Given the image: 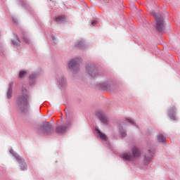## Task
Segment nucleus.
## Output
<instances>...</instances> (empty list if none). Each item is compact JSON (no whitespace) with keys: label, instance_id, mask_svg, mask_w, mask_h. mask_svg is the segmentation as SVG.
I'll list each match as a JSON object with an SVG mask.
<instances>
[{"label":"nucleus","instance_id":"nucleus-16","mask_svg":"<svg viewBox=\"0 0 180 180\" xmlns=\"http://www.w3.org/2000/svg\"><path fill=\"white\" fill-rule=\"evenodd\" d=\"M7 98L8 99H11L12 98V86H10L8 88V92H7Z\"/></svg>","mask_w":180,"mask_h":180},{"label":"nucleus","instance_id":"nucleus-19","mask_svg":"<svg viewBox=\"0 0 180 180\" xmlns=\"http://www.w3.org/2000/svg\"><path fill=\"white\" fill-rule=\"evenodd\" d=\"M76 46H77V47H79V49H83V47H84V42L79 41Z\"/></svg>","mask_w":180,"mask_h":180},{"label":"nucleus","instance_id":"nucleus-23","mask_svg":"<svg viewBox=\"0 0 180 180\" xmlns=\"http://www.w3.org/2000/svg\"><path fill=\"white\" fill-rule=\"evenodd\" d=\"M145 160H146V161H150V160H148V159L147 158V157L145 158Z\"/></svg>","mask_w":180,"mask_h":180},{"label":"nucleus","instance_id":"nucleus-7","mask_svg":"<svg viewBox=\"0 0 180 180\" xmlns=\"http://www.w3.org/2000/svg\"><path fill=\"white\" fill-rule=\"evenodd\" d=\"M176 112V108L175 107H171L169 109V116L170 117L172 120H174L175 116L174 115H175Z\"/></svg>","mask_w":180,"mask_h":180},{"label":"nucleus","instance_id":"nucleus-13","mask_svg":"<svg viewBox=\"0 0 180 180\" xmlns=\"http://www.w3.org/2000/svg\"><path fill=\"white\" fill-rule=\"evenodd\" d=\"M55 21L57 22V23H63V22H65V17L63 15H60L56 18Z\"/></svg>","mask_w":180,"mask_h":180},{"label":"nucleus","instance_id":"nucleus-17","mask_svg":"<svg viewBox=\"0 0 180 180\" xmlns=\"http://www.w3.org/2000/svg\"><path fill=\"white\" fill-rule=\"evenodd\" d=\"M26 74H27V72L25 70H22V71L20 72V74H19L20 78L25 77L26 76Z\"/></svg>","mask_w":180,"mask_h":180},{"label":"nucleus","instance_id":"nucleus-22","mask_svg":"<svg viewBox=\"0 0 180 180\" xmlns=\"http://www.w3.org/2000/svg\"><path fill=\"white\" fill-rule=\"evenodd\" d=\"M91 25H92L93 26H95V25H96V21L93 20L92 22H91Z\"/></svg>","mask_w":180,"mask_h":180},{"label":"nucleus","instance_id":"nucleus-5","mask_svg":"<svg viewBox=\"0 0 180 180\" xmlns=\"http://www.w3.org/2000/svg\"><path fill=\"white\" fill-rule=\"evenodd\" d=\"M78 67H79V59L78 58L72 60L69 63V68L70 70H75Z\"/></svg>","mask_w":180,"mask_h":180},{"label":"nucleus","instance_id":"nucleus-8","mask_svg":"<svg viewBox=\"0 0 180 180\" xmlns=\"http://www.w3.org/2000/svg\"><path fill=\"white\" fill-rule=\"evenodd\" d=\"M132 154L133 160H134V158H139L140 157V150H139L137 148H133Z\"/></svg>","mask_w":180,"mask_h":180},{"label":"nucleus","instance_id":"nucleus-18","mask_svg":"<svg viewBox=\"0 0 180 180\" xmlns=\"http://www.w3.org/2000/svg\"><path fill=\"white\" fill-rule=\"evenodd\" d=\"M22 40L25 43H27V44H29V43H30V40L27 37H23Z\"/></svg>","mask_w":180,"mask_h":180},{"label":"nucleus","instance_id":"nucleus-14","mask_svg":"<svg viewBox=\"0 0 180 180\" xmlns=\"http://www.w3.org/2000/svg\"><path fill=\"white\" fill-rule=\"evenodd\" d=\"M158 141H160V143H165L166 139H165V137L163 135L159 134V135L158 136Z\"/></svg>","mask_w":180,"mask_h":180},{"label":"nucleus","instance_id":"nucleus-9","mask_svg":"<svg viewBox=\"0 0 180 180\" xmlns=\"http://www.w3.org/2000/svg\"><path fill=\"white\" fill-rule=\"evenodd\" d=\"M122 158L126 161H132L133 155H131L130 153H124V154H122Z\"/></svg>","mask_w":180,"mask_h":180},{"label":"nucleus","instance_id":"nucleus-4","mask_svg":"<svg viewBox=\"0 0 180 180\" xmlns=\"http://www.w3.org/2000/svg\"><path fill=\"white\" fill-rule=\"evenodd\" d=\"M42 130L45 134H51V131H53V129H51V124L50 122H46L44 123L42 127Z\"/></svg>","mask_w":180,"mask_h":180},{"label":"nucleus","instance_id":"nucleus-3","mask_svg":"<svg viewBox=\"0 0 180 180\" xmlns=\"http://www.w3.org/2000/svg\"><path fill=\"white\" fill-rule=\"evenodd\" d=\"M15 158L20 164L19 167H20L21 171H25V169H27V165H26V162H25V159L20 158V156H15Z\"/></svg>","mask_w":180,"mask_h":180},{"label":"nucleus","instance_id":"nucleus-12","mask_svg":"<svg viewBox=\"0 0 180 180\" xmlns=\"http://www.w3.org/2000/svg\"><path fill=\"white\" fill-rule=\"evenodd\" d=\"M96 131L101 140H103V141H106V140H108V136H106V134H105V133L101 132V131H99V129H96Z\"/></svg>","mask_w":180,"mask_h":180},{"label":"nucleus","instance_id":"nucleus-10","mask_svg":"<svg viewBox=\"0 0 180 180\" xmlns=\"http://www.w3.org/2000/svg\"><path fill=\"white\" fill-rule=\"evenodd\" d=\"M96 116H98V117H99L100 120L103 123H106V122H108V119H106V117H105V115L103 114H102V112H96Z\"/></svg>","mask_w":180,"mask_h":180},{"label":"nucleus","instance_id":"nucleus-2","mask_svg":"<svg viewBox=\"0 0 180 180\" xmlns=\"http://www.w3.org/2000/svg\"><path fill=\"white\" fill-rule=\"evenodd\" d=\"M156 29L158 32L162 33L165 29V25L164 24V18L162 15L156 16Z\"/></svg>","mask_w":180,"mask_h":180},{"label":"nucleus","instance_id":"nucleus-1","mask_svg":"<svg viewBox=\"0 0 180 180\" xmlns=\"http://www.w3.org/2000/svg\"><path fill=\"white\" fill-rule=\"evenodd\" d=\"M16 104L19 110L26 113L27 112V106H29V95L24 93L19 96L17 98Z\"/></svg>","mask_w":180,"mask_h":180},{"label":"nucleus","instance_id":"nucleus-21","mask_svg":"<svg viewBox=\"0 0 180 180\" xmlns=\"http://www.w3.org/2000/svg\"><path fill=\"white\" fill-rule=\"evenodd\" d=\"M129 122V123H131V124H134V121H133V120H131V119H128L127 120Z\"/></svg>","mask_w":180,"mask_h":180},{"label":"nucleus","instance_id":"nucleus-11","mask_svg":"<svg viewBox=\"0 0 180 180\" xmlns=\"http://www.w3.org/2000/svg\"><path fill=\"white\" fill-rule=\"evenodd\" d=\"M67 130L66 126H60L56 127V133H58L59 134H61L63 133H65V131Z\"/></svg>","mask_w":180,"mask_h":180},{"label":"nucleus","instance_id":"nucleus-20","mask_svg":"<svg viewBox=\"0 0 180 180\" xmlns=\"http://www.w3.org/2000/svg\"><path fill=\"white\" fill-rule=\"evenodd\" d=\"M126 132L124 131H121V136H122V137H126Z\"/></svg>","mask_w":180,"mask_h":180},{"label":"nucleus","instance_id":"nucleus-15","mask_svg":"<svg viewBox=\"0 0 180 180\" xmlns=\"http://www.w3.org/2000/svg\"><path fill=\"white\" fill-rule=\"evenodd\" d=\"M13 44L14 46H20V41L19 40V38H18V37H15V38L13 40Z\"/></svg>","mask_w":180,"mask_h":180},{"label":"nucleus","instance_id":"nucleus-6","mask_svg":"<svg viewBox=\"0 0 180 180\" xmlns=\"http://www.w3.org/2000/svg\"><path fill=\"white\" fill-rule=\"evenodd\" d=\"M86 68L91 77H96V75L98 74V70H96V69L92 68L91 65H87Z\"/></svg>","mask_w":180,"mask_h":180}]
</instances>
